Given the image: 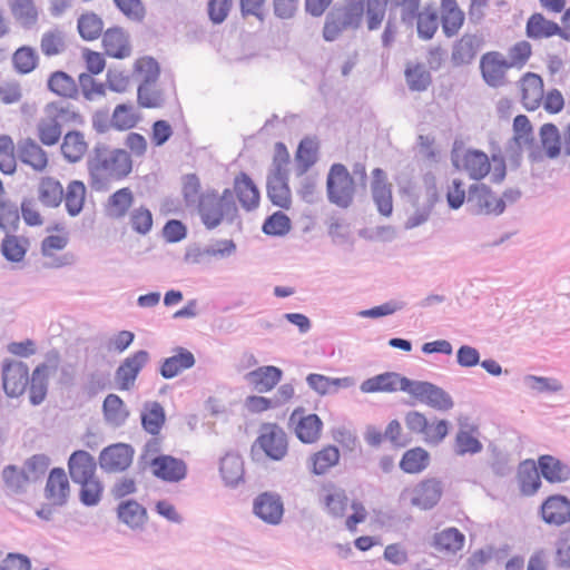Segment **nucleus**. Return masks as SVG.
Here are the masks:
<instances>
[{
	"instance_id": "obj_54",
	"label": "nucleus",
	"mask_w": 570,
	"mask_h": 570,
	"mask_svg": "<svg viewBox=\"0 0 570 570\" xmlns=\"http://www.w3.org/2000/svg\"><path fill=\"white\" fill-rule=\"evenodd\" d=\"M39 62L37 51L29 46L18 48L12 56V63L17 72L27 75L33 71Z\"/></svg>"
},
{
	"instance_id": "obj_51",
	"label": "nucleus",
	"mask_w": 570,
	"mask_h": 570,
	"mask_svg": "<svg viewBox=\"0 0 570 570\" xmlns=\"http://www.w3.org/2000/svg\"><path fill=\"white\" fill-rule=\"evenodd\" d=\"M29 248V240L17 235H7L1 243V252L10 262H21Z\"/></svg>"
},
{
	"instance_id": "obj_1",
	"label": "nucleus",
	"mask_w": 570,
	"mask_h": 570,
	"mask_svg": "<svg viewBox=\"0 0 570 570\" xmlns=\"http://www.w3.org/2000/svg\"><path fill=\"white\" fill-rule=\"evenodd\" d=\"M56 368L47 363L36 366L30 375L28 365L18 360L6 358L1 365V382L4 393L9 397L22 395L27 387L32 404H40L47 395L48 379L52 370Z\"/></svg>"
},
{
	"instance_id": "obj_41",
	"label": "nucleus",
	"mask_w": 570,
	"mask_h": 570,
	"mask_svg": "<svg viewBox=\"0 0 570 570\" xmlns=\"http://www.w3.org/2000/svg\"><path fill=\"white\" fill-rule=\"evenodd\" d=\"M8 7L16 21L31 28L39 20V10L33 0H8Z\"/></svg>"
},
{
	"instance_id": "obj_46",
	"label": "nucleus",
	"mask_w": 570,
	"mask_h": 570,
	"mask_svg": "<svg viewBox=\"0 0 570 570\" xmlns=\"http://www.w3.org/2000/svg\"><path fill=\"white\" fill-rule=\"evenodd\" d=\"M323 491L322 503L327 512L335 517L343 515L348 501L345 491L333 483L323 485Z\"/></svg>"
},
{
	"instance_id": "obj_62",
	"label": "nucleus",
	"mask_w": 570,
	"mask_h": 570,
	"mask_svg": "<svg viewBox=\"0 0 570 570\" xmlns=\"http://www.w3.org/2000/svg\"><path fill=\"white\" fill-rule=\"evenodd\" d=\"M141 422L147 432L157 434L165 422V414L161 405L156 402L147 405L141 414Z\"/></svg>"
},
{
	"instance_id": "obj_27",
	"label": "nucleus",
	"mask_w": 570,
	"mask_h": 570,
	"mask_svg": "<svg viewBox=\"0 0 570 570\" xmlns=\"http://www.w3.org/2000/svg\"><path fill=\"white\" fill-rule=\"evenodd\" d=\"M340 449L336 445L326 444L308 456L307 465L312 474L325 475L340 463Z\"/></svg>"
},
{
	"instance_id": "obj_49",
	"label": "nucleus",
	"mask_w": 570,
	"mask_h": 570,
	"mask_svg": "<svg viewBox=\"0 0 570 570\" xmlns=\"http://www.w3.org/2000/svg\"><path fill=\"white\" fill-rule=\"evenodd\" d=\"M87 188L81 180H71L63 193L65 206L70 216L81 213L86 200Z\"/></svg>"
},
{
	"instance_id": "obj_15",
	"label": "nucleus",
	"mask_w": 570,
	"mask_h": 570,
	"mask_svg": "<svg viewBox=\"0 0 570 570\" xmlns=\"http://www.w3.org/2000/svg\"><path fill=\"white\" fill-rule=\"evenodd\" d=\"M468 199L479 214L500 215L505 209L503 198L494 194L485 184L472 185Z\"/></svg>"
},
{
	"instance_id": "obj_48",
	"label": "nucleus",
	"mask_w": 570,
	"mask_h": 570,
	"mask_svg": "<svg viewBox=\"0 0 570 570\" xmlns=\"http://www.w3.org/2000/svg\"><path fill=\"white\" fill-rule=\"evenodd\" d=\"M102 411L106 421L114 426L122 425L129 416L124 401L116 394H108L105 397Z\"/></svg>"
},
{
	"instance_id": "obj_33",
	"label": "nucleus",
	"mask_w": 570,
	"mask_h": 570,
	"mask_svg": "<svg viewBox=\"0 0 570 570\" xmlns=\"http://www.w3.org/2000/svg\"><path fill=\"white\" fill-rule=\"evenodd\" d=\"M174 352V355L165 358L160 366L164 379H173L195 365V357L190 351L177 347Z\"/></svg>"
},
{
	"instance_id": "obj_12",
	"label": "nucleus",
	"mask_w": 570,
	"mask_h": 570,
	"mask_svg": "<svg viewBox=\"0 0 570 570\" xmlns=\"http://www.w3.org/2000/svg\"><path fill=\"white\" fill-rule=\"evenodd\" d=\"M404 494L409 497L412 505L429 510L435 507L442 498V482L435 478H428L412 488L405 489Z\"/></svg>"
},
{
	"instance_id": "obj_39",
	"label": "nucleus",
	"mask_w": 570,
	"mask_h": 570,
	"mask_svg": "<svg viewBox=\"0 0 570 570\" xmlns=\"http://www.w3.org/2000/svg\"><path fill=\"white\" fill-rule=\"evenodd\" d=\"M38 198L46 207H59L63 200L61 183L51 176L41 177L38 184Z\"/></svg>"
},
{
	"instance_id": "obj_55",
	"label": "nucleus",
	"mask_w": 570,
	"mask_h": 570,
	"mask_svg": "<svg viewBox=\"0 0 570 570\" xmlns=\"http://www.w3.org/2000/svg\"><path fill=\"white\" fill-rule=\"evenodd\" d=\"M405 80L412 91H424L431 82L430 71L423 65H410L405 69Z\"/></svg>"
},
{
	"instance_id": "obj_14",
	"label": "nucleus",
	"mask_w": 570,
	"mask_h": 570,
	"mask_svg": "<svg viewBox=\"0 0 570 570\" xmlns=\"http://www.w3.org/2000/svg\"><path fill=\"white\" fill-rule=\"evenodd\" d=\"M52 229L61 233L45 237L41 242L40 249L42 256L46 258V265L52 268H59L71 264L73 256L68 253L58 255L59 252H62L67 247L69 236L63 228L56 226Z\"/></svg>"
},
{
	"instance_id": "obj_31",
	"label": "nucleus",
	"mask_w": 570,
	"mask_h": 570,
	"mask_svg": "<svg viewBox=\"0 0 570 570\" xmlns=\"http://www.w3.org/2000/svg\"><path fill=\"white\" fill-rule=\"evenodd\" d=\"M68 470L75 482L96 476V461L87 451H75L68 460Z\"/></svg>"
},
{
	"instance_id": "obj_61",
	"label": "nucleus",
	"mask_w": 570,
	"mask_h": 570,
	"mask_svg": "<svg viewBox=\"0 0 570 570\" xmlns=\"http://www.w3.org/2000/svg\"><path fill=\"white\" fill-rule=\"evenodd\" d=\"M132 76L142 82H155L159 76L157 61L150 57L138 58L132 67Z\"/></svg>"
},
{
	"instance_id": "obj_32",
	"label": "nucleus",
	"mask_w": 570,
	"mask_h": 570,
	"mask_svg": "<svg viewBox=\"0 0 570 570\" xmlns=\"http://www.w3.org/2000/svg\"><path fill=\"white\" fill-rule=\"evenodd\" d=\"M483 41L475 35H464L454 45L451 60L455 66L470 63L476 56Z\"/></svg>"
},
{
	"instance_id": "obj_47",
	"label": "nucleus",
	"mask_w": 570,
	"mask_h": 570,
	"mask_svg": "<svg viewBox=\"0 0 570 570\" xmlns=\"http://www.w3.org/2000/svg\"><path fill=\"white\" fill-rule=\"evenodd\" d=\"M117 514L119 520L131 529L142 527L147 520L146 509L134 500L121 502Z\"/></svg>"
},
{
	"instance_id": "obj_11",
	"label": "nucleus",
	"mask_w": 570,
	"mask_h": 570,
	"mask_svg": "<svg viewBox=\"0 0 570 570\" xmlns=\"http://www.w3.org/2000/svg\"><path fill=\"white\" fill-rule=\"evenodd\" d=\"M135 450L127 443H114L106 446L99 454L98 461L102 471L121 473L130 468Z\"/></svg>"
},
{
	"instance_id": "obj_25",
	"label": "nucleus",
	"mask_w": 570,
	"mask_h": 570,
	"mask_svg": "<svg viewBox=\"0 0 570 570\" xmlns=\"http://www.w3.org/2000/svg\"><path fill=\"white\" fill-rule=\"evenodd\" d=\"M101 46L111 58L125 59L131 53L129 36L120 27L108 28L101 36Z\"/></svg>"
},
{
	"instance_id": "obj_45",
	"label": "nucleus",
	"mask_w": 570,
	"mask_h": 570,
	"mask_svg": "<svg viewBox=\"0 0 570 570\" xmlns=\"http://www.w3.org/2000/svg\"><path fill=\"white\" fill-rule=\"evenodd\" d=\"M430 464V454L423 448L416 446L404 452L400 468L407 474H419Z\"/></svg>"
},
{
	"instance_id": "obj_6",
	"label": "nucleus",
	"mask_w": 570,
	"mask_h": 570,
	"mask_svg": "<svg viewBox=\"0 0 570 570\" xmlns=\"http://www.w3.org/2000/svg\"><path fill=\"white\" fill-rule=\"evenodd\" d=\"M199 215L203 223L209 229L217 227L224 216L236 212L235 203L232 199V190L225 189L222 195L207 193L199 199Z\"/></svg>"
},
{
	"instance_id": "obj_2",
	"label": "nucleus",
	"mask_w": 570,
	"mask_h": 570,
	"mask_svg": "<svg viewBox=\"0 0 570 570\" xmlns=\"http://www.w3.org/2000/svg\"><path fill=\"white\" fill-rule=\"evenodd\" d=\"M132 169L134 161L126 149L96 147L88 161L90 186L96 190L106 189L110 183L126 179Z\"/></svg>"
},
{
	"instance_id": "obj_42",
	"label": "nucleus",
	"mask_w": 570,
	"mask_h": 570,
	"mask_svg": "<svg viewBox=\"0 0 570 570\" xmlns=\"http://www.w3.org/2000/svg\"><path fill=\"white\" fill-rule=\"evenodd\" d=\"M220 475L227 487H235L244 479V462L240 455L227 453L220 460Z\"/></svg>"
},
{
	"instance_id": "obj_34",
	"label": "nucleus",
	"mask_w": 570,
	"mask_h": 570,
	"mask_svg": "<svg viewBox=\"0 0 570 570\" xmlns=\"http://www.w3.org/2000/svg\"><path fill=\"white\" fill-rule=\"evenodd\" d=\"M464 20V12L459 8L455 0H441V23L446 37L458 35Z\"/></svg>"
},
{
	"instance_id": "obj_18",
	"label": "nucleus",
	"mask_w": 570,
	"mask_h": 570,
	"mask_svg": "<svg viewBox=\"0 0 570 570\" xmlns=\"http://www.w3.org/2000/svg\"><path fill=\"white\" fill-rule=\"evenodd\" d=\"M539 513L549 525H564L570 522V499L562 494H551L541 503Z\"/></svg>"
},
{
	"instance_id": "obj_35",
	"label": "nucleus",
	"mask_w": 570,
	"mask_h": 570,
	"mask_svg": "<svg viewBox=\"0 0 570 570\" xmlns=\"http://www.w3.org/2000/svg\"><path fill=\"white\" fill-rule=\"evenodd\" d=\"M135 196L129 187H122L112 193L106 204L105 210L108 217L114 219L124 218L134 205Z\"/></svg>"
},
{
	"instance_id": "obj_60",
	"label": "nucleus",
	"mask_w": 570,
	"mask_h": 570,
	"mask_svg": "<svg viewBox=\"0 0 570 570\" xmlns=\"http://www.w3.org/2000/svg\"><path fill=\"white\" fill-rule=\"evenodd\" d=\"M48 87L61 97H72L77 92L75 80L63 71L53 72L48 80Z\"/></svg>"
},
{
	"instance_id": "obj_26",
	"label": "nucleus",
	"mask_w": 570,
	"mask_h": 570,
	"mask_svg": "<svg viewBox=\"0 0 570 570\" xmlns=\"http://www.w3.org/2000/svg\"><path fill=\"white\" fill-rule=\"evenodd\" d=\"M455 166L468 173L474 180H481L491 170V163L485 153L474 149L466 150L455 163Z\"/></svg>"
},
{
	"instance_id": "obj_8",
	"label": "nucleus",
	"mask_w": 570,
	"mask_h": 570,
	"mask_svg": "<svg viewBox=\"0 0 570 570\" xmlns=\"http://www.w3.org/2000/svg\"><path fill=\"white\" fill-rule=\"evenodd\" d=\"M288 423L295 436L304 444H314L322 436L323 421L317 414L307 413L302 406L291 413Z\"/></svg>"
},
{
	"instance_id": "obj_52",
	"label": "nucleus",
	"mask_w": 570,
	"mask_h": 570,
	"mask_svg": "<svg viewBox=\"0 0 570 570\" xmlns=\"http://www.w3.org/2000/svg\"><path fill=\"white\" fill-rule=\"evenodd\" d=\"M533 55L532 45L528 40H519L508 49L507 62L510 68L523 69Z\"/></svg>"
},
{
	"instance_id": "obj_17",
	"label": "nucleus",
	"mask_w": 570,
	"mask_h": 570,
	"mask_svg": "<svg viewBox=\"0 0 570 570\" xmlns=\"http://www.w3.org/2000/svg\"><path fill=\"white\" fill-rule=\"evenodd\" d=\"M371 194L379 213L390 217L393 213L392 184L382 168H374L371 173Z\"/></svg>"
},
{
	"instance_id": "obj_43",
	"label": "nucleus",
	"mask_w": 570,
	"mask_h": 570,
	"mask_svg": "<svg viewBox=\"0 0 570 570\" xmlns=\"http://www.w3.org/2000/svg\"><path fill=\"white\" fill-rule=\"evenodd\" d=\"M140 120V116L131 104H119L115 107L110 126L118 131H126L135 128Z\"/></svg>"
},
{
	"instance_id": "obj_7",
	"label": "nucleus",
	"mask_w": 570,
	"mask_h": 570,
	"mask_svg": "<svg viewBox=\"0 0 570 570\" xmlns=\"http://www.w3.org/2000/svg\"><path fill=\"white\" fill-rule=\"evenodd\" d=\"M254 445L274 461L284 459L288 452V440L284 429L271 422L261 425Z\"/></svg>"
},
{
	"instance_id": "obj_22",
	"label": "nucleus",
	"mask_w": 570,
	"mask_h": 570,
	"mask_svg": "<svg viewBox=\"0 0 570 570\" xmlns=\"http://www.w3.org/2000/svg\"><path fill=\"white\" fill-rule=\"evenodd\" d=\"M465 544V535L454 527L445 528L433 534L430 547L441 557H451L460 552Z\"/></svg>"
},
{
	"instance_id": "obj_50",
	"label": "nucleus",
	"mask_w": 570,
	"mask_h": 570,
	"mask_svg": "<svg viewBox=\"0 0 570 570\" xmlns=\"http://www.w3.org/2000/svg\"><path fill=\"white\" fill-rule=\"evenodd\" d=\"M77 28L83 40L94 41L102 36L104 21L94 12H85L78 18Z\"/></svg>"
},
{
	"instance_id": "obj_19",
	"label": "nucleus",
	"mask_w": 570,
	"mask_h": 570,
	"mask_svg": "<svg viewBox=\"0 0 570 570\" xmlns=\"http://www.w3.org/2000/svg\"><path fill=\"white\" fill-rule=\"evenodd\" d=\"M525 35L532 40H542L558 36L564 41H570V31L563 30V27L546 18L540 12L529 17L525 24Z\"/></svg>"
},
{
	"instance_id": "obj_13",
	"label": "nucleus",
	"mask_w": 570,
	"mask_h": 570,
	"mask_svg": "<svg viewBox=\"0 0 570 570\" xmlns=\"http://www.w3.org/2000/svg\"><path fill=\"white\" fill-rule=\"evenodd\" d=\"M539 137L547 157L554 159L561 154L570 156V124L563 129L562 136L554 124H543L539 129Z\"/></svg>"
},
{
	"instance_id": "obj_3",
	"label": "nucleus",
	"mask_w": 570,
	"mask_h": 570,
	"mask_svg": "<svg viewBox=\"0 0 570 570\" xmlns=\"http://www.w3.org/2000/svg\"><path fill=\"white\" fill-rule=\"evenodd\" d=\"M82 122V116L71 107L60 102H49L43 107L42 115L36 122V134L43 146L52 147L60 141L65 126Z\"/></svg>"
},
{
	"instance_id": "obj_58",
	"label": "nucleus",
	"mask_w": 570,
	"mask_h": 570,
	"mask_svg": "<svg viewBox=\"0 0 570 570\" xmlns=\"http://www.w3.org/2000/svg\"><path fill=\"white\" fill-rule=\"evenodd\" d=\"M77 483L80 485L79 499L85 505L92 507L100 502L104 487L97 476Z\"/></svg>"
},
{
	"instance_id": "obj_38",
	"label": "nucleus",
	"mask_w": 570,
	"mask_h": 570,
	"mask_svg": "<svg viewBox=\"0 0 570 570\" xmlns=\"http://www.w3.org/2000/svg\"><path fill=\"white\" fill-rule=\"evenodd\" d=\"M483 449L475 425L461 426L454 440V450L459 455L476 454Z\"/></svg>"
},
{
	"instance_id": "obj_57",
	"label": "nucleus",
	"mask_w": 570,
	"mask_h": 570,
	"mask_svg": "<svg viewBox=\"0 0 570 570\" xmlns=\"http://www.w3.org/2000/svg\"><path fill=\"white\" fill-rule=\"evenodd\" d=\"M348 29H357L364 17L365 3L364 0H347L346 3L335 9Z\"/></svg>"
},
{
	"instance_id": "obj_28",
	"label": "nucleus",
	"mask_w": 570,
	"mask_h": 570,
	"mask_svg": "<svg viewBox=\"0 0 570 570\" xmlns=\"http://www.w3.org/2000/svg\"><path fill=\"white\" fill-rule=\"evenodd\" d=\"M267 196L273 205L288 209L292 205V193L288 186V173L273 170L267 180Z\"/></svg>"
},
{
	"instance_id": "obj_44",
	"label": "nucleus",
	"mask_w": 570,
	"mask_h": 570,
	"mask_svg": "<svg viewBox=\"0 0 570 570\" xmlns=\"http://www.w3.org/2000/svg\"><path fill=\"white\" fill-rule=\"evenodd\" d=\"M517 480L520 492L525 497L535 494L541 487L540 474L532 462H524L519 466Z\"/></svg>"
},
{
	"instance_id": "obj_5",
	"label": "nucleus",
	"mask_w": 570,
	"mask_h": 570,
	"mask_svg": "<svg viewBox=\"0 0 570 570\" xmlns=\"http://www.w3.org/2000/svg\"><path fill=\"white\" fill-rule=\"evenodd\" d=\"M326 188L330 202L336 206L347 208L353 203L355 183L344 165H332L327 175Z\"/></svg>"
},
{
	"instance_id": "obj_24",
	"label": "nucleus",
	"mask_w": 570,
	"mask_h": 570,
	"mask_svg": "<svg viewBox=\"0 0 570 570\" xmlns=\"http://www.w3.org/2000/svg\"><path fill=\"white\" fill-rule=\"evenodd\" d=\"M18 157L20 161L35 171L42 173L48 168V153L33 138H24L18 144Z\"/></svg>"
},
{
	"instance_id": "obj_10",
	"label": "nucleus",
	"mask_w": 570,
	"mask_h": 570,
	"mask_svg": "<svg viewBox=\"0 0 570 570\" xmlns=\"http://www.w3.org/2000/svg\"><path fill=\"white\" fill-rule=\"evenodd\" d=\"M510 66L499 51H488L480 58V72L483 81L492 88H501L508 83Z\"/></svg>"
},
{
	"instance_id": "obj_36",
	"label": "nucleus",
	"mask_w": 570,
	"mask_h": 570,
	"mask_svg": "<svg viewBox=\"0 0 570 570\" xmlns=\"http://www.w3.org/2000/svg\"><path fill=\"white\" fill-rule=\"evenodd\" d=\"M60 151L69 163L80 161L88 151L85 135L78 130L68 131L62 138Z\"/></svg>"
},
{
	"instance_id": "obj_16",
	"label": "nucleus",
	"mask_w": 570,
	"mask_h": 570,
	"mask_svg": "<svg viewBox=\"0 0 570 570\" xmlns=\"http://www.w3.org/2000/svg\"><path fill=\"white\" fill-rule=\"evenodd\" d=\"M520 101L528 111H535L542 105L544 82L539 73L528 71L518 81Z\"/></svg>"
},
{
	"instance_id": "obj_21",
	"label": "nucleus",
	"mask_w": 570,
	"mask_h": 570,
	"mask_svg": "<svg viewBox=\"0 0 570 570\" xmlns=\"http://www.w3.org/2000/svg\"><path fill=\"white\" fill-rule=\"evenodd\" d=\"M70 497V482L62 468H53L47 479L45 498L52 507H62Z\"/></svg>"
},
{
	"instance_id": "obj_59",
	"label": "nucleus",
	"mask_w": 570,
	"mask_h": 570,
	"mask_svg": "<svg viewBox=\"0 0 570 570\" xmlns=\"http://www.w3.org/2000/svg\"><path fill=\"white\" fill-rule=\"evenodd\" d=\"M438 28L439 18L434 8L426 7L417 13V33L420 38L424 40L433 38Z\"/></svg>"
},
{
	"instance_id": "obj_53",
	"label": "nucleus",
	"mask_w": 570,
	"mask_h": 570,
	"mask_svg": "<svg viewBox=\"0 0 570 570\" xmlns=\"http://www.w3.org/2000/svg\"><path fill=\"white\" fill-rule=\"evenodd\" d=\"M16 145L11 136L0 134V171L13 175L17 171Z\"/></svg>"
},
{
	"instance_id": "obj_23",
	"label": "nucleus",
	"mask_w": 570,
	"mask_h": 570,
	"mask_svg": "<svg viewBox=\"0 0 570 570\" xmlns=\"http://www.w3.org/2000/svg\"><path fill=\"white\" fill-rule=\"evenodd\" d=\"M253 510L264 522L278 524L283 519L284 504L278 494L264 492L255 499Z\"/></svg>"
},
{
	"instance_id": "obj_40",
	"label": "nucleus",
	"mask_w": 570,
	"mask_h": 570,
	"mask_svg": "<svg viewBox=\"0 0 570 570\" xmlns=\"http://www.w3.org/2000/svg\"><path fill=\"white\" fill-rule=\"evenodd\" d=\"M538 463L541 475L550 483H562L570 478V468L552 455H541Z\"/></svg>"
},
{
	"instance_id": "obj_56",
	"label": "nucleus",
	"mask_w": 570,
	"mask_h": 570,
	"mask_svg": "<svg viewBox=\"0 0 570 570\" xmlns=\"http://www.w3.org/2000/svg\"><path fill=\"white\" fill-rule=\"evenodd\" d=\"M40 48L45 56L52 57L62 53L66 49V37L62 30L56 28L43 32Z\"/></svg>"
},
{
	"instance_id": "obj_37",
	"label": "nucleus",
	"mask_w": 570,
	"mask_h": 570,
	"mask_svg": "<svg viewBox=\"0 0 570 570\" xmlns=\"http://www.w3.org/2000/svg\"><path fill=\"white\" fill-rule=\"evenodd\" d=\"M283 372L276 366H261L247 374L250 385L258 392L272 391L281 381Z\"/></svg>"
},
{
	"instance_id": "obj_20",
	"label": "nucleus",
	"mask_w": 570,
	"mask_h": 570,
	"mask_svg": "<svg viewBox=\"0 0 570 570\" xmlns=\"http://www.w3.org/2000/svg\"><path fill=\"white\" fill-rule=\"evenodd\" d=\"M148 361L149 354L142 350L125 358L115 373L118 389L121 391L130 390L135 385L138 374Z\"/></svg>"
},
{
	"instance_id": "obj_30",
	"label": "nucleus",
	"mask_w": 570,
	"mask_h": 570,
	"mask_svg": "<svg viewBox=\"0 0 570 570\" xmlns=\"http://www.w3.org/2000/svg\"><path fill=\"white\" fill-rule=\"evenodd\" d=\"M404 381L406 377L397 373L385 372L363 381L360 390L363 393H393L403 391Z\"/></svg>"
},
{
	"instance_id": "obj_9",
	"label": "nucleus",
	"mask_w": 570,
	"mask_h": 570,
	"mask_svg": "<svg viewBox=\"0 0 570 570\" xmlns=\"http://www.w3.org/2000/svg\"><path fill=\"white\" fill-rule=\"evenodd\" d=\"M403 391L412 395L416 401L440 411H448L453 406V401L443 390L426 382H414L406 379Z\"/></svg>"
},
{
	"instance_id": "obj_29",
	"label": "nucleus",
	"mask_w": 570,
	"mask_h": 570,
	"mask_svg": "<svg viewBox=\"0 0 570 570\" xmlns=\"http://www.w3.org/2000/svg\"><path fill=\"white\" fill-rule=\"evenodd\" d=\"M233 193L245 210L249 212L258 207L261 200L259 190L246 173L236 175L232 194Z\"/></svg>"
},
{
	"instance_id": "obj_63",
	"label": "nucleus",
	"mask_w": 570,
	"mask_h": 570,
	"mask_svg": "<svg viewBox=\"0 0 570 570\" xmlns=\"http://www.w3.org/2000/svg\"><path fill=\"white\" fill-rule=\"evenodd\" d=\"M137 96L138 104L144 108H159L164 104L160 90L153 82H141Z\"/></svg>"
},
{
	"instance_id": "obj_4",
	"label": "nucleus",
	"mask_w": 570,
	"mask_h": 570,
	"mask_svg": "<svg viewBox=\"0 0 570 570\" xmlns=\"http://www.w3.org/2000/svg\"><path fill=\"white\" fill-rule=\"evenodd\" d=\"M161 441L157 438L149 440L145 448L142 458L149 463L151 473L166 482H179L187 475V464L184 460L160 454Z\"/></svg>"
},
{
	"instance_id": "obj_64",
	"label": "nucleus",
	"mask_w": 570,
	"mask_h": 570,
	"mask_svg": "<svg viewBox=\"0 0 570 570\" xmlns=\"http://www.w3.org/2000/svg\"><path fill=\"white\" fill-rule=\"evenodd\" d=\"M513 139L519 146H529L533 142V126L525 115H518L513 119Z\"/></svg>"
}]
</instances>
